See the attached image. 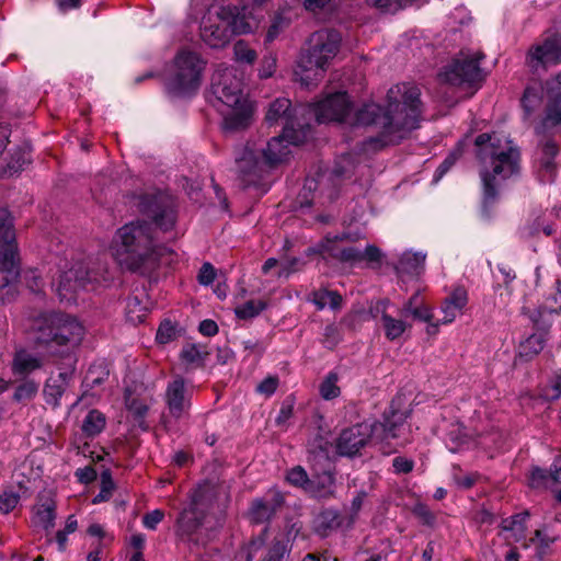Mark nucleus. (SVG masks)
Here are the masks:
<instances>
[{
  "mask_svg": "<svg viewBox=\"0 0 561 561\" xmlns=\"http://www.w3.org/2000/svg\"><path fill=\"white\" fill-rule=\"evenodd\" d=\"M350 100L344 92H337L323 101L307 107V114L319 123L348 122ZM421 115L420 90L410 84H397L387 93V105L381 108L375 103L364 105L350 123L356 126L377 125L380 136L369 138L365 150H377L402 140L419 126Z\"/></svg>",
  "mask_w": 561,
  "mask_h": 561,
  "instance_id": "f257e3e1",
  "label": "nucleus"
},
{
  "mask_svg": "<svg viewBox=\"0 0 561 561\" xmlns=\"http://www.w3.org/2000/svg\"><path fill=\"white\" fill-rule=\"evenodd\" d=\"M210 92L226 130L243 129L251 124L253 106L236 68L219 65L211 76Z\"/></svg>",
  "mask_w": 561,
  "mask_h": 561,
  "instance_id": "f03ea898",
  "label": "nucleus"
},
{
  "mask_svg": "<svg viewBox=\"0 0 561 561\" xmlns=\"http://www.w3.org/2000/svg\"><path fill=\"white\" fill-rule=\"evenodd\" d=\"M476 146L481 163L484 198L490 201L495 197L501 182L518 171L519 152L508 138L497 134L479 135Z\"/></svg>",
  "mask_w": 561,
  "mask_h": 561,
  "instance_id": "7ed1b4c3",
  "label": "nucleus"
},
{
  "mask_svg": "<svg viewBox=\"0 0 561 561\" xmlns=\"http://www.w3.org/2000/svg\"><path fill=\"white\" fill-rule=\"evenodd\" d=\"M162 251L154 243L152 225L145 220L130 221L118 228L110 245L114 260L130 271L153 265Z\"/></svg>",
  "mask_w": 561,
  "mask_h": 561,
  "instance_id": "20e7f679",
  "label": "nucleus"
},
{
  "mask_svg": "<svg viewBox=\"0 0 561 561\" xmlns=\"http://www.w3.org/2000/svg\"><path fill=\"white\" fill-rule=\"evenodd\" d=\"M37 341L47 347L51 356L62 360L75 357V351L81 344L85 329L75 317L65 313H43L34 323Z\"/></svg>",
  "mask_w": 561,
  "mask_h": 561,
  "instance_id": "39448f33",
  "label": "nucleus"
},
{
  "mask_svg": "<svg viewBox=\"0 0 561 561\" xmlns=\"http://www.w3.org/2000/svg\"><path fill=\"white\" fill-rule=\"evenodd\" d=\"M341 35L334 30H320L311 34L308 48L304 51L294 70L295 79L309 88L318 84L327 71L329 62L336 56Z\"/></svg>",
  "mask_w": 561,
  "mask_h": 561,
  "instance_id": "423d86ee",
  "label": "nucleus"
},
{
  "mask_svg": "<svg viewBox=\"0 0 561 561\" xmlns=\"http://www.w3.org/2000/svg\"><path fill=\"white\" fill-rule=\"evenodd\" d=\"M407 414L391 411L383 424L374 426L363 423L344 430L337 439V451L344 456H353L368 442L370 436L382 428L383 439H398V446L410 442V426L405 424Z\"/></svg>",
  "mask_w": 561,
  "mask_h": 561,
  "instance_id": "0eeeda50",
  "label": "nucleus"
},
{
  "mask_svg": "<svg viewBox=\"0 0 561 561\" xmlns=\"http://www.w3.org/2000/svg\"><path fill=\"white\" fill-rule=\"evenodd\" d=\"M307 138L306 130L301 127L297 133H284L279 136L272 137L266 145L260 150V159L255 151L245 147L242 153L237 157L236 161L240 172L250 174L259 169L261 163L268 167H275L286 162L291 154V146H297Z\"/></svg>",
  "mask_w": 561,
  "mask_h": 561,
  "instance_id": "6e6552de",
  "label": "nucleus"
},
{
  "mask_svg": "<svg viewBox=\"0 0 561 561\" xmlns=\"http://www.w3.org/2000/svg\"><path fill=\"white\" fill-rule=\"evenodd\" d=\"M207 61L191 49L180 50L173 60L167 87L170 93L186 96L201 87Z\"/></svg>",
  "mask_w": 561,
  "mask_h": 561,
  "instance_id": "1a4fd4ad",
  "label": "nucleus"
},
{
  "mask_svg": "<svg viewBox=\"0 0 561 561\" xmlns=\"http://www.w3.org/2000/svg\"><path fill=\"white\" fill-rule=\"evenodd\" d=\"M215 490L210 483L199 484L191 494L190 504L178 518V534L187 540L196 543H204V540L193 538L202 531L207 518V513L215 500Z\"/></svg>",
  "mask_w": 561,
  "mask_h": 561,
  "instance_id": "9d476101",
  "label": "nucleus"
},
{
  "mask_svg": "<svg viewBox=\"0 0 561 561\" xmlns=\"http://www.w3.org/2000/svg\"><path fill=\"white\" fill-rule=\"evenodd\" d=\"M353 240L348 233L333 237L327 236L317 247L316 252L324 257H333L352 265L373 263L380 260L381 253L377 247L367 244L362 249L351 244Z\"/></svg>",
  "mask_w": 561,
  "mask_h": 561,
  "instance_id": "9b49d317",
  "label": "nucleus"
},
{
  "mask_svg": "<svg viewBox=\"0 0 561 561\" xmlns=\"http://www.w3.org/2000/svg\"><path fill=\"white\" fill-rule=\"evenodd\" d=\"M306 115V106L293 108L288 99L280 98L271 103L266 112V122L270 126L282 125L283 133L286 136H289V133H297L300 130L301 126L308 135L309 118H307Z\"/></svg>",
  "mask_w": 561,
  "mask_h": 561,
  "instance_id": "f8f14e48",
  "label": "nucleus"
},
{
  "mask_svg": "<svg viewBox=\"0 0 561 561\" xmlns=\"http://www.w3.org/2000/svg\"><path fill=\"white\" fill-rule=\"evenodd\" d=\"M95 279L92 273L88 271L87 264L77 261L65 265L58 278L54 280L53 286L61 300L72 301L81 288H84L89 282Z\"/></svg>",
  "mask_w": 561,
  "mask_h": 561,
  "instance_id": "ddd939ff",
  "label": "nucleus"
},
{
  "mask_svg": "<svg viewBox=\"0 0 561 561\" xmlns=\"http://www.w3.org/2000/svg\"><path fill=\"white\" fill-rule=\"evenodd\" d=\"M231 36L226 16L221 13V4H211L201 22L203 42L211 48H220L229 43Z\"/></svg>",
  "mask_w": 561,
  "mask_h": 561,
  "instance_id": "4468645a",
  "label": "nucleus"
},
{
  "mask_svg": "<svg viewBox=\"0 0 561 561\" xmlns=\"http://www.w3.org/2000/svg\"><path fill=\"white\" fill-rule=\"evenodd\" d=\"M480 54L468 56L461 53L445 70L440 73L443 81L453 85L473 84L483 79L479 66Z\"/></svg>",
  "mask_w": 561,
  "mask_h": 561,
  "instance_id": "2eb2a0df",
  "label": "nucleus"
},
{
  "mask_svg": "<svg viewBox=\"0 0 561 561\" xmlns=\"http://www.w3.org/2000/svg\"><path fill=\"white\" fill-rule=\"evenodd\" d=\"M221 13L226 16L227 25L232 35L254 34L261 27L263 15L259 14L252 5L242 7L228 4L221 5Z\"/></svg>",
  "mask_w": 561,
  "mask_h": 561,
  "instance_id": "dca6fc26",
  "label": "nucleus"
},
{
  "mask_svg": "<svg viewBox=\"0 0 561 561\" xmlns=\"http://www.w3.org/2000/svg\"><path fill=\"white\" fill-rule=\"evenodd\" d=\"M193 389L194 387L180 376L168 383L164 400L173 417L180 419L188 412Z\"/></svg>",
  "mask_w": 561,
  "mask_h": 561,
  "instance_id": "f3484780",
  "label": "nucleus"
},
{
  "mask_svg": "<svg viewBox=\"0 0 561 561\" xmlns=\"http://www.w3.org/2000/svg\"><path fill=\"white\" fill-rule=\"evenodd\" d=\"M526 61L535 70L561 64V35L553 34L541 44L534 45Z\"/></svg>",
  "mask_w": 561,
  "mask_h": 561,
  "instance_id": "a211bd4d",
  "label": "nucleus"
},
{
  "mask_svg": "<svg viewBox=\"0 0 561 561\" xmlns=\"http://www.w3.org/2000/svg\"><path fill=\"white\" fill-rule=\"evenodd\" d=\"M75 364L76 358L69 357V360H64L62 364L58 366V375L51 376L46 380L43 393L46 403L50 404L53 408L59 407L60 399L73 375Z\"/></svg>",
  "mask_w": 561,
  "mask_h": 561,
  "instance_id": "6ab92c4d",
  "label": "nucleus"
},
{
  "mask_svg": "<svg viewBox=\"0 0 561 561\" xmlns=\"http://www.w3.org/2000/svg\"><path fill=\"white\" fill-rule=\"evenodd\" d=\"M20 274L18 248L14 242L0 244V290L15 282Z\"/></svg>",
  "mask_w": 561,
  "mask_h": 561,
  "instance_id": "aec40b11",
  "label": "nucleus"
},
{
  "mask_svg": "<svg viewBox=\"0 0 561 561\" xmlns=\"http://www.w3.org/2000/svg\"><path fill=\"white\" fill-rule=\"evenodd\" d=\"M528 513L517 514L502 522L501 530L499 536L505 540L508 545L514 542H523L522 546L527 548L528 545L525 541L526 538V519Z\"/></svg>",
  "mask_w": 561,
  "mask_h": 561,
  "instance_id": "412c9836",
  "label": "nucleus"
},
{
  "mask_svg": "<svg viewBox=\"0 0 561 561\" xmlns=\"http://www.w3.org/2000/svg\"><path fill=\"white\" fill-rule=\"evenodd\" d=\"M468 304V293L463 287H456L450 295H448L442 306L443 312L442 324H449L463 312Z\"/></svg>",
  "mask_w": 561,
  "mask_h": 561,
  "instance_id": "4be33fe9",
  "label": "nucleus"
},
{
  "mask_svg": "<svg viewBox=\"0 0 561 561\" xmlns=\"http://www.w3.org/2000/svg\"><path fill=\"white\" fill-rule=\"evenodd\" d=\"M283 503V496L277 491H271L268 499L255 500L250 508V518L260 524L271 518L277 507Z\"/></svg>",
  "mask_w": 561,
  "mask_h": 561,
  "instance_id": "5701e85b",
  "label": "nucleus"
},
{
  "mask_svg": "<svg viewBox=\"0 0 561 561\" xmlns=\"http://www.w3.org/2000/svg\"><path fill=\"white\" fill-rule=\"evenodd\" d=\"M538 154L541 180L545 182H551L554 179L558 168V147L552 140H546L541 145Z\"/></svg>",
  "mask_w": 561,
  "mask_h": 561,
  "instance_id": "b1692460",
  "label": "nucleus"
},
{
  "mask_svg": "<svg viewBox=\"0 0 561 561\" xmlns=\"http://www.w3.org/2000/svg\"><path fill=\"white\" fill-rule=\"evenodd\" d=\"M296 15L290 5H280L271 19L265 34V44L273 43L290 25Z\"/></svg>",
  "mask_w": 561,
  "mask_h": 561,
  "instance_id": "393cba45",
  "label": "nucleus"
},
{
  "mask_svg": "<svg viewBox=\"0 0 561 561\" xmlns=\"http://www.w3.org/2000/svg\"><path fill=\"white\" fill-rule=\"evenodd\" d=\"M42 366L41 357L22 348L14 353L11 369L15 376H26L42 368Z\"/></svg>",
  "mask_w": 561,
  "mask_h": 561,
  "instance_id": "a878e982",
  "label": "nucleus"
},
{
  "mask_svg": "<svg viewBox=\"0 0 561 561\" xmlns=\"http://www.w3.org/2000/svg\"><path fill=\"white\" fill-rule=\"evenodd\" d=\"M407 316H401V311L399 312V318L392 317L387 312H382L380 323L385 335L389 341L400 339L403 333L411 328V323L407 321Z\"/></svg>",
  "mask_w": 561,
  "mask_h": 561,
  "instance_id": "bb28decb",
  "label": "nucleus"
},
{
  "mask_svg": "<svg viewBox=\"0 0 561 561\" xmlns=\"http://www.w3.org/2000/svg\"><path fill=\"white\" fill-rule=\"evenodd\" d=\"M474 435L460 423L451 424L447 433L446 445L451 453H456L473 443Z\"/></svg>",
  "mask_w": 561,
  "mask_h": 561,
  "instance_id": "cd10ccee",
  "label": "nucleus"
},
{
  "mask_svg": "<svg viewBox=\"0 0 561 561\" xmlns=\"http://www.w3.org/2000/svg\"><path fill=\"white\" fill-rule=\"evenodd\" d=\"M545 88L540 82L529 84L523 94L522 106L526 117H529L542 103Z\"/></svg>",
  "mask_w": 561,
  "mask_h": 561,
  "instance_id": "c85d7f7f",
  "label": "nucleus"
},
{
  "mask_svg": "<svg viewBox=\"0 0 561 561\" xmlns=\"http://www.w3.org/2000/svg\"><path fill=\"white\" fill-rule=\"evenodd\" d=\"M546 342L545 333H534L520 341L518 345V356L525 360H529L538 355Z\"/></svg>",
  "mask_w": 561,
  "mask_h": 561,
  "instance_id": "c756f323",
  "label": "nucleus"
},
{
  "mask_svg": "<svg viewBox=\"0 0 561 561\" xmlns=\"http://www.w3.org/2000/svg\"><path fill=\"white\" fill-rule=\"evenodd\" d=\"M308 300L314 304L319 310H322L325 307L339 309L342 304V297L337 293L327 289L312 291L309 295Z\"/></svg>",
  "mask_w": 561,
  "mask_h": 561,
  "instance_id": "7c9ffc66",
  "label": "nucleus"
},
{
  "mask_svg": "<svg viewBox=\"0 0 561 561\" xmlns=\"http://www.w3.org/2000/svg\"><path fill=\"white\" fill-rule=\"evenodd\" d=\"M135 392L136 390L131 391L130 389H126L125 404L129 413H131L135 420L139 422V425H141L149 410V404L145 399L134 396Z\"/></svg>",
  "mask_w": 561,
  "mask_h": 561,
  "instance_id": "2f4dec72",
  "label": "nucleus"
},
{
  "mask_svg": "<svg viewBox=\"0 0 561 561\" xmlns=\"http://www.w3.org/2000/svg\"><path fill=\"white\" fill-rule=\"evenodd\" d=\"M539 396L545 401H556L561 397V369L548 377L539 387Z\"/></svg>",
  "mask_w": 561,
  "mask_h": 561,
  "instance_id": "473e14b6",
  "label": "nucleus"
},
{
  "mask_svg": "<svg viewBox=\"0 0 561 561\" xmlns=\"http://www.w3.org/2000/svg\"><path fill=\"white\" fill-rule=\"evenodd\" d=\"M288 483L295 486H300L305 491L310 492L314 495H322L324 492L317 491L313 485V481L309 480L307 472L302 467L297 466L288 471L286 476Z\"/></svg>",
  "mask_w": 561,
  "mask_h": 561,
  "instance_id": "72a5a7b5",
  "label": "nucleus"
},
{
  "mask_svg": "<svg viewBox=\"0 0 561 561\" xmlns=\"http://www.w3.org/2000/svg\"><path fill=\"white\" fill-rule=\"evenodd\" d=\"M55 506L51 502H46L35 506L33 514V523L44 529L54 527Z\"/></svg>",
  "mask_w": 561,
  "mask_h": 561,
  "instance_id": "f704fd0d",
  "label": "nucleus"
},
{
  "mask_svg": "<svg viewBox=\"0 0 561 561\" xmlns=\"http://www.w3.org/2000/svg\"><path fill=\"white\" fill-rule=\"evenodd\" d=\"M425 255L419 252H404L399 261L398 270L409 274H419L423 267Z\"/></svg>",
  "mask_w": 561,
  "mask_h": 561,
  "instance_id": "c9c22d12",
  "label": "nucleus"
},
{
  "mask_svg": "<svg viewBox=\"0 0 561 561\" xmlns=\"http://www.w3.org/2000/svg\"><path fill=\"white\" fill-rule=\"evenodd\" d=\"M401 316H412L414 319L423 322H431L433 320L432 309L425 305H416L414 297L404 302L401 308Z\"/></svg>",
  "mask_w": 561,
  "mask_h": 561,
  "instance_id": "e433bc0d",
  "label": "nucleus"
},
{
  "mask_svg": "<svg viewBox=\"0 0 561 561\" xmlns=\"http://www.w3.org/2000/svg\"><path fill=\"white\" fill-rule=\"evenodd\" d=\"M561 123V93L557 92L550 96L542 127H554Z\"/></svg>",
  "mask_w": 561,
  "mask_h": 561,
  "instance_id": "4c0bfd02",
  "label": "nucleus"
},
{
  "mask_svg": "<svg viewBox=\"0 0 561 561\" xmlns=\"http://www.w3.org/2000/svg\"><path fill=\"white\" fill-rule=\"evenodd\" d=\"M105 424L104 414L98 410H91L83 420L82 431L88 436H95L103 431Z\"/></svg>",
  "mask_w": 561,
  "mask_h": 561,
  "instance_id": "58836bf2",
  "label": "nucleus"
},
{
  "mask_svg": "<svg viewBox=\"0 0 561 561\" xmlns=\"http://www.w3.org/2000/svg\"><path fill=\"white\" fill-rule=\"evenodd\" d=\"M339 375L334 371L329 373L320 383V396L324 400H332L340 396L341 390L339 387Z\"/></svg>",
  "mask_w": 561,
  "mask_h": 561,
  "instance_id": "ea45409f",
  "label": "nucleus"
},
{
  "mask_svg": "<svg viewBox=\"0 0 561 561\" xmlns=\"http://www.w3.org/2000/svg\"><path fill=\"white\" fill-rule=\"evenodd\" d=\"M266 308L264 300H249L243 305L236 307L234 312L239 319L248 320L259 316Z\"/></svg>",
  "mask_w": 561,
  "mask_h": 561,
  "instance_id": "a19ab883",
  "label": "nucleus"
},
{
  "mask_svg": "<svg viewBox=\"0 0 561 561\" xmlns=\"http://www.w3.org/2000/svg\"><path fill=\"white\" fill-rule=\"evenodd\" d=\"M556 538L548 536L543 530L537 529L535 537L530 539L531 543L535 545L536 557L538 560H542L550 551L551 545Z\"/></svg>",
  "mask_w": 561,
  "mask_h": 561,
  "instance_id": "79ce46f5",
  "label": "nucleus"
},
{
  "mask_svg": "<svg viewBox=\"0 0 561 561\" xmlns=\"http://www.w3.org/2000/svg\"><path fill=\"white\" fill-rule=\"evenodd\" d=\"M147 316V308L144 307L137 297L128 299L126 305V317L131 323H140Z\"/></svg>",
  "mask_w": 561,
  "mask_h": 561,
  "instance_id": "37998d69",
  "label": "nucleus"
},
{
  "mask_svg": "<svg viewBox=\"0 0 561 561\" xmlns=\"http://www.w3.org/2000/svg\"><path fill=\"white\" fill-rule=\"evenodd\" d=\"M233 55L237 61L252 65L257 55L254 49L244 41H238L233 45Z\"/></svg>",
  "mask_w": 561,
  "mask_h": 561,
  "instance_id": "c03bdc74",
  "label": "nucleus"
},
{
  "mask_svg": "<svg viewBox=\"0 0 561 561\" xmlns=\"http://www.w3.org/2000/svg\"><path fill=\"white\" fill-rule=\"evenodd\" d=\"M552 483V472H547L540 468H534L529 476V485L534 489H549Z\"/></svg>",
  "mask_w": 561,
  "mask_h": 561,
  "instance_id": "a18cd8bd",
  "label": "nucleus"
},
{
  "mask_svg": "<svg viewBox=\"0 0 561 561\" xmlns=\"http://www.w3.org/2000/svg\"><path fill=\"white\" fill-rule=\"evenodd\" d=\"M0 238L2 239L0 244L14 242L12 218L5 209H0Z\"/></svg>",
  "mask_w": 561,
  "mask_h": 561,
  "instance_id": "49530a36",
  "label": "nucleus"
},
{
  "mask_svg": "<svg viewBox=\"0 0 561 561\" xmlns=\"http://www.w3.org/2000/svg\"><path fill=\"white\" fill-rule=\"evenodd\" d=\"M371 7L382 12H396L407 7L412 0H366Z\"/></svg>",
  "mask_w": 561,
  "mask_h": 561,
  "instance_id": "de8ad7c7",
  "label": "nucleus"
},
{
  "mask_svg": "<svg viewBox=\"0 0 561 561\" xmlns=\"http://www.w3.org/2000/svg\"><path fill=\"white\" fill-rule=\"evenodd\" d=\"M38 391V383L33 380H25L22 382L14 392V400L24 401L31 400Z\"/></svg>",
  "mask_w": 561,
  "mask_h": 561,
  "instance_id": "09e8293b",
  "label": "nucleus"
},
{
  "mask_svg": "<svg viewBox=\"0 0 561 561\" xmlns=\"http://www.w3.org/2000/svg\"><path fill=\"white\" fill-rule=\"evenodd\" d=\"M295 400L291 397L286 398L279 409L278 415L276 416V424L283 428H286L288 421L294 414Z\"/></svg>",
  "mask_w": 561,
  "mask_h": 561,
  "instance_id": "8fccbe9b",
  "label": "nucleus"
},
{
  "mask_svg": "<svg viewBox=\"0 0 561 561\" xmlns=\"http://www.w3.org/2000/svg\"><path fill=\"white\" fill-rule=\"evenodd\" d=\"M115 484L108 472H103L101 477L100 493L93 499V503H101L107 501L114 491Z\"/></svg>",
  "mask_w": 561,
  "mask_h": 561,
  "instance_id": "3c124183",
  "label": "nucleus"
},
{
  "mask_svg": "<svg viewBox=\"0 0 561 561\" xmlns=\"http://www.w3.org/2000/svg\"><path fill=\"white\" fill-rule=\"evenodd\" d=\"M154 224L162 230H169L175 222V215L171 208L163 209L161 213L153 214Z\"/></svg>",
  "mask_w": 561,
  "mask_h": 561,
  "instance_id": "603ef678",
  "label": "nucleus"
},
{
  "mask_svg": "<svg viewBox=\"0 0 561 561\" xmlns=\"http://www.w3.org/2000/svg\"><path fill=\"white\" fill-rule=\"evenodd\" d=\"M181 358L187 364H201L203 362V353L196 345L187 344L181 351Z\"/></svg>",
  "mask_w": 561,
  "mask_h": 561,
  "instance_id": "864d4df0",
  "label": "nucleus"
},
{
  "mask_svg": "<svg viewBox=\"0 0 561 561\" xmlns=\"http://www.w3.org/2000/svg\"><path fill=\"white\" fill-rule=\"evenodd\" d=\"M175 327L171 321H163L157 331L156 339L160 344H165L175 337Z\"/></svg>",
  "mask_w": 561,
  "mask_h": 561,
  "instance_id": "5fc2aeb1",
  "label": "nucleus"
},
{
  "mask_svg": "<svg viewBox=\"0 0 561 561\" xmlns=\"http://www.w3.org/2000/svg\"><path fill=\"white\" fill-rule=\"evenodd\" d=\"M412 513L420 519V522L427 526H433L435 523L434 513L422 503H417L414 505Z\"/></svg>",
  "mask_w": 561,
  "mask_h": 561,
  "instance_id": "6e6d98bb",
  "label": "nucleus"
},
{
  "mask_svg": "<svg viewBox=\"0 0 561 561\" xmlns=\"http://www.w3.org/2000/svg\"><path fill=\"white\" fill-rule=\"evenodd\" d=\"M20 500V496L18 493L14 492H3L0 495V512L3 514L10 513L12 510L15 508Z\"/></svg>",
  "mask_w": 561,
  "mask_h": 561,
  "instance_id": "4d7b16f0",
  "label": "nucleus"
},
{
  "mask_svg": "<svg viewBox=\"0 0 561 561\" xmlns=\"http://www.w3.org/2000/svg\"><path fill=\"white\" fill-rule=\"evenodd\" d=\"M279 380L276 376H268L256 387V391L265 397H271L277 390Z\"/></svg>",
  "mask_w": 561,
  "mask_h": 561,
  "instance_id": "13d9d810",
  "label": "nucleus"
},
{
  "mask_svg": "<svg viewBox=\"0 0 561 561\" xmlns=\"http://www.w3.org/2000/svg\"><path fill=\"white\" fill-rule=\"evenodd\" d=\"M277 60L274 55H267L265 56L262 61L259 69V76L260 78H270L274 75L276 70Z\"/></svg>",
  "mask_w": 561,
  "mask_h": 561,
  "instance_id": "bf43d9fd",
  "label": "nucleus"
},
{
  "mask_svg": "<svg viewBox=\"0 0 561 561\" xmlns=\"http://www.w3.org/2000/svg\"><path fill=\"white\" fill-rule=\"evenodd\" d=\"M285 551V545L277 540L268 548L267 554L263 561H283Z\"/></svg>",
  "mask_w": 561,
  "mask_h": 561,
  "instance_id": "052dcab7",
  "label": "nucleus"
},
{
  "mask_svg": "<svg viewBox=\"0 0 561 561\" xmlns=\"http://www.w3.org/2000/svg\"><path fill=\"white\" fill-rule=\"evenodd\" d=\"M216 277V270L210 263H204L198 273V282L201 285H210Z\"/></svg>",
  "mask_w": 561,
  "mask_h": 561,
  "instance_id": "680f3d73",
  "label": "nucleus"
},
{
  "mask_svg": "<svg viewBox=\"0 0 561 561\" xmlns=\"http://www.w3.org/2000/svg\"><path fill=\"white\" fill-rule=\"evenodd\" d=\"M353 165L352 156L347 153L339 159L333 172L336 176H345L353 169Z\"/></svg>",
  "mask_w": 561,
  "mask_h": 561,
  "instance_id": "e2e57ef3",
  "label": "nucleus"
},
{
  "mask_svg": "<svg viewBox=\"0 0 561 561\" xmlns=\"http://www.w3.org/2000/svg\"><path fill=\"white\" fill-rule=\"evenodd\" d=\"M163 512L154 510L144 516V526L148 529H156L157 525L163 519Z\"/></svg>",
  "mask_w": 561,
  "mask_h": 561,
  "instance_id": "0e129e2a",
  "label": "nucleus"
},
{
  "mask_svg": "<svg viewBox=\"0 0 561 561\" xmlns=\"http://www.w3.org/2000/svg\"><path fill=\"white\" fill-rule=\"evenodd\" d=\"M392 467L397 473H408L413 469V461L404 457H396Z\"/></svg>",
  "mask_w": 561,
  "mask_h": 561,
  "instance_id": "69168bd1",
  "label": "nucleus"
},
{
  "mask_svg": "<svg viewBox=\"0 0 561 561\" xmlns=\"http://www.w3.org/2000/svg\"><path fill=\"white\" fill-rule=\"evenodd\" d=\"M550 491L554 494L558 501H561V468L552 471V483Z\"/></svg>",
  "mask_w": 561,
  "mask_h": 561,
  "instance_id": "338daca9",
  "label": "nucleus"
},
{
  "mask_svg": "<svg viewBox=\"0 0 561 561\" xmlns=\"http://www.w3.org/2000/svg\"><path fill=\"white\" fill-rule=\"evenodd\" d=\"M76 476L82 483H90L96 478V472L92 467H84L76 471Z\"/></svg>",
  "mask_w": 561,
  "mask_h": 561,
  "instance_id": "774afa93",
  "label": "nucleus"
}]
</instances>
